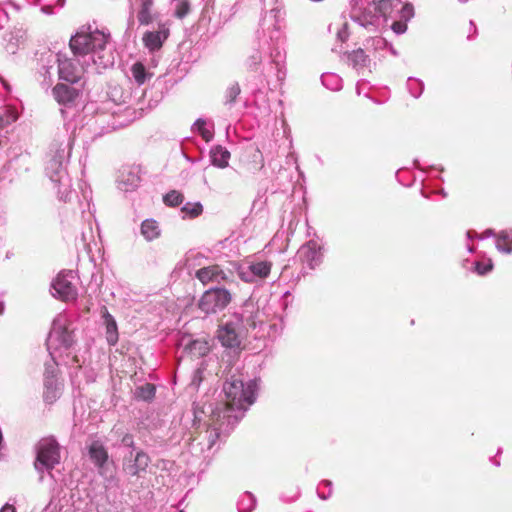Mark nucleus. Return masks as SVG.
<instances>
[{"instance_id":"f257e3e1","label":"nucleus","mask_w":512,"mask_h":512,"mask_svg":"<svg viewBox=\"0 0 512 512\" xmlns=\"http://www.w3.org/2000/svg\"><path fill=\"white\" fill-rule=\"evenodd\" d=\"M225 402L219 404L213 411L217 421L227 420L228 425H234L238 420L235 412L244 411L254 402V392L250 387L245 388L241 380H231L224 384Z\"/></svg>"},{"instance_id":"f03ea898","label":"nucleus","mask_w":512,"mask_h":512,"mask_svg":"<svg viewBox=\"0 0 512 512\" xmlns=\"http://www.w3.org/2000/svg\"><path fill=\"white\" fill-rule=\"evenodd\" d=\"M107 42L108 36L101 31L95 30L89 33H77L70 39L69 45L75 55L84 56L93 53L96 56L93 58V62L106 69L113 65V56L111 54H101Z\"/></svg>"},{"instance_id":"7ed1b4c3","label":"nucleus","mask_w":512,"mask_h":512,"mask_svg":"<svg viewBox=\"0 0 512 512\" xmlns=\"http://www.w3.org/2000/svg\"><path fill=\"white\" fill-rule=\"evenodd\" d=\"M247 331L248 327L245 325L243 317L234 314L219 328L218 337L224 346L236 348L240 346L241 337Z\"/></svg>"},{"instance_id":"20e7f679","label":"nucleus","mask_w":512,"mask_h":512,"mask_svg":"<svg viewBox=\"0 0 512 512\" xmlns=\"http://www.w3.org/2000/svg\"><path fill=\"white\" fill-rule=\"evenodd\" d=\"M231 293L224 288L205 291L198 301V308L205 314H214L225 309L231 302Z\"/></svg>"},{"instance_id":"39448f33","label":"nucleus","mask_w":512,"mask_h":512,"mask_svg":"<svg viewBox=\"0 0 512 512\" xmlns=\"http://www.w3.org/2000/svg\"><path fill=\"white\" fill-rule=\"evenodd\" d=\"M48 343L57 348H69L74 343L73 330L70 328V322L65 317H57L52 324L49 333Z\"/></svg>"},{"instance_id":"423d86ee","label":"nucleus","mask_w":512,"mask_h":512,"mask_svg":"<svg viewBox=\"0 0 512 512\" xmlns=\"http://www.w3.org/2000/svg\"><path fill=\"white\" fill-rule=\"evenodd\" d=\"M60 462V446L53 437H46L37 445L35 466L41 465L46 469H53Z\"/></svg>"},{"instance_id":"0eeeda50","label":"nucleus","mask_w":512,"mask_h":512,"mask_svg":"<svg viewBox=\"0 0 512 512\" xmlns=\"http://www.w3.org/2000/svg\"><path fill=\"white\" fill-rule=\"evenodd\" d=\"M151 463V458L143 450L130 451L128 455L123 458L122 470L123 472L133 478H140L146 472Z\"/></svg>"},{"instance_id":"6e6552de","label":"nucleus","mask_w":512,"mask_h":512,"mask_svg":"<svg viewBox=\"0 0 512 512\" xmlns=\"http://www.w3.org/2000/svg\"><path fill=\"white\" fill-rule=\"evenodd\" d=\"M58 74L60 79L69 83H76L81 79L83 69L79 66L78 61L65 58L59 60Z\"/></svg>"},{"instance_id":"1a4fd4ad","label":"nucleus","mask_w":512,"mask_h":512,"mask_svg":"<svg viewBox=\"0 0 512 512\" xmlns=\"http://www.w3.org/2000/svg\"><path fill=\"white\" fill-rule=\"evenodd\" d=\"M61 391L62 383L57 375L53 371H46L44 376V400L49 404L54 403L60 397Z\"/></svg>"},{"instance_id":"9d476101","label":"nucleus","mask_w":512,"mask_h":512,"mask_svg":"<svg viewBox=\"0 0 512 512\" xmlns=\"http://www.w3.org/2000/svg\"><path fill=\"white\" fill-rule=\"evenodd\" d=\"M195 276L203 285L228 279L224 270L217 264L198 269Z\"/></svg>"},{"instance_id":"9b49d317","label":"nucleus","mask_w":512,"mask_h":512,"mask_svg":"<svg viewBox=\"0 0 512 512\" xmlns=\"http://www.w3.org/2000/svg\"><path fill=\"white\" fill-rule=\"evenodd\" d=\"M53 288L63 301H73L77 298V289L66 275L59 274L53 283Z\"/></svg>"},{"instance_id":"f8f14e48","label":"nucleus","mask_w":512,"mask_h":512,"mask_svg":"<svg viewBox=\"0 0 512 512\" xmlns=\"http://www.w3.org/2000/svg\"><path fill=\"white\" fill-rule=\"evenodd\" d=\"M298 255L300 260L306 263L310 269H314L321 262L320 248L314 241H309L303 245L299 249Z\"/></svg>"},{"instance_id":"ddd939ff","label":"nucleus","mask_w":512,"mask_h":512,"mask_svg":"<svg viewBox=\"0 0 512 512\" xmlns=\"http://www.w3.org/2000/svg\"><path fill=\"white\" fill-rule=\"evenodd\" d=\"M54 99L61 105L72 104L80 95V91L67 84L58 83L52 90Z\"/></svg>"},{"instance_id":"4468645a","label":"nucleus","mask_w":512,"mask_h":512,"mask_svg":"<svg viewBox=\"0 0 512 512\" xmlns=\"http://www.w3.org/2000/svg\"><path fill=\"white\" fill-rule=\"evenodd\" d=\"M101 316L106 328V339L109 345L114 346L119 339L118 327L114 317L109 313L106 306L101 307Z\"/></svg>"},{"instance_id":"2eb2a0df","label":"nucleus","mask_w":512,"mask_h":512,"mask_svg":"<svg viewBox=\"0 0 512 512\" xmlns=\"http://www.w3.org/2000/svg\"><path fill=\"white\" fill-rule=\"evenodd\" d=\"M169 36V30L163 28L155 32H146L143 36V43L150 51L159 50Z\"/></svg>"},{"instance_id":"dca6fc26","label":"nucleus","mask_w":512,"mask_h":512,"mask_svg":"<svg viewBox=\"0 0 512 512\" xmlns=\"http://www.w3.org/2000/svg\"><path fill=\"white\" fill-rule=\"evenodd\" d=\"M88 452L95 466L98 468H103L109 458L107 449L104 447V445L99 441H94L89 446Z\"/></svg>"},{"instance_id":"f3484780","label":"nucleus","mask_w":512,"mask_h":512,"mask_svg":"<svg viewBox=\"0 0 512 512\" xmlns=\"http://www.w3.org/2000/svg\"><path fill=\"white\" fill-rule=\"evenodd\" d=\"M229 159L230 152L227 149L216 146L211 150V161L213 165L219 168H225L228 166Z\"/></svg>"},{"instance_id":"a211bd4d","label":"nucleus","mask_w":512,"mask_h":512,"mask_svg":"<svg viewBox=\"0 0 512 512\" xmlns=\"http://www.w3.org/2000/svg\"><path fill=\"white\" fill-rule=\"evenodd\" d=\"M141 233L148 240H154L159 237L160 229L155 220L147 219L141 225Z\"/></svg>"},{"instance_id":"6ab92c4d","label":"nucleus","mask_w":512,"mask_h":512,"mask_svg":"<svg viewBox=\"0 0 512 512\" xmlns=\"http://www.w3.org/2000/svg\"><path fill=\"white\" fill-rule=\"evenodd\" d=\"M17 118L18 114L15 108L11 106L0 108V130L15 122Z\"/></svg>"},{"instance_id":"aec40b11","label":"nucleus","mask_w":512,"mask_h":512,"mask_svg":"<svg viewBox=\"0 0 512 512\" xmlns=\"http://www.w3.org/2000/svg\"><path fill=\"white\" fill-rule=\"evenodd\" d=\"M272 268V263L268 261H260L256 263H252L249 266L250 272L253 276H256L260 279H265L269 276Z\"/></svg>"},{"instance_id":"412c9836","label":"nucleus","mask_w":512,"mask_h":512,"mask_svg":"<svg viewBox=\"0 0 512 512\" xmlns=\"http://www.w3.org/2000/svg\"><path fill=\"white\" fill-rule=\"evenodd\" d=\"M153 0H142L140 10L137 14V19L141 25H148L152 22L153 17L151 14V8Z\"/></svg>"},{"instance_id":"4be33fe9","label":"nucleus","mask_w":512,"mask_h":512,"mask_svg":"<svg viewBox=\"0 0 512 512\" xmlns=\"http://www.w3.org/2000/svg\"><path fill=\"white\" fill-rule=\"evenodd\" d=\"M189 352L196 357H201L209 352V346L206 341L194 340L187 346Z\"/></svg>"},{"instance_id":"5701e85b","label":"nucleus","mask_w":512,"mask_h":512,"mask_svg":"<svg viewBox=\"0 0 512 512\" xmlns=\"http://www.w3.org/2000/svg\"><path fill=\"white\" fill-rule=\"evenodd\" d=\"M496 247L502 252L511 253L512 236L506 232H501L496 239Z\"/></svg>"},{"instance_id":"b1692460","label":"nucleus","mask_w":512,"mask_h":512,"mask_svg":"<svg viewBox=\"0 0 512 512\" xmlns=\"http://www.w3.org/2000/svg\"><path fill=\"white\" fill-rule=\"evenodd\" d=\"M135 396L141 400H151L155 396V386L151 383L139 386L135 390Z\"/></svg>"},{"instance_id":"393cba45","label":"nucleus","mask_w":512,"mask_h":512,"mask_svg":"<svg viewBox=\"0 0 512 512\" xmlns=\"http://www.w3.org/2000/svg\"><path fill=\"white\" fill-rule=\"evenodd\" d=\"M183 200V194L177 190H171L163 197V202L169 207H177L183 202Z\"/></svg>"},{"instance_id":"a878e982","label":"nucleus","mask_w":512,"mask_h":512,"mask_svg":"<svg viewBox=\"0 0 512 512\" xmlns=\"http://www.w3.org/2000/svg\"><path fill=\"white\" fill-rule=\"evenodd\" d=\"M348 58L352 62L354 67H364L368 60V56L362 49L352 51L348 55Z\"/></svg>"},{"instance_id":"bb28decb","label":"nucleus","mask_w":512,"mask_h":512,"mask_svg":"<svg viewBox=\"0 0 512 512\" xmlns=\"http://www.w3.org/2000/svg\"><path fill=\"white\" fill-rule=\"evenodd\" d=\"M132 75L138 84H143L146 78V69L141 62H136L131 68Z\"/></svg>"},{"instance_id":"cd10ccee","label":"nucleus","mask_w":512,"mask_h":512,"mask_svg":"<svg viewBox=\"0 0 512 512\" xmlns=\"http://www.w3.org/2000/svg\"><path fill=\"white\" fill-rule=\"evenodd\" d=\"M181 210L182 212L186 213L190 218H196L202 214L203 207L199 202L186 203Z\"/></svg>"},{"instance_id":"c85d7f7f","label":"nucleus","mask_w":512,"mask_h":512,"mask_svg":"<svg viewBox=\"0 0 512 512\" xmlns=\"http://www.w3.org/2000/svg\"><path fill=\"white\" fill-rule=\"evenodd\" d=\"M190 11L188 0H180L175 9V16L179 19L184 18Z\"/></svg>"},{"instance_id":"c756f323","label":"nucleus","mask_w":512,"mask_h":512,"mask_svg":"<svg viewBox=\"0 0 512 512\" xmlns=\"http://www.w3.org/2000/svg\"><path fill=\"white\" fill-rule=\"evenodd\" d=\"M492 268H493V264L491 261H489L488 263L477 262L475 264V270L479 275H484V274L490 272L492 270Z\"/></svg>"},{"instance_id":"7c9ffc66","label":"nucleus","mask_w":512,"mask_h":512,"mask_svg":"<svg viewBox=\"0 0 512 512\" xmlns=\"http://www.w3.org/2000/svg\"><path fill=\"white\" fill-rule=\"evenodd\" d=\"M196 126L198 127L200 133H201V136L206 140V141H209L212 137V134L210 131H208L206 128H205V121L201 120V119H198L196 121Z\"/></svg>"},{"instance_id":"2f4dec72","label":"nucleus","mask_w":512,"mask_h":512,"mask_svg":"<svg viewBox=\"0 0 512 512\" xmlns=\"http://www.w3.org/2000/svg\"><path fill=\"white\" fill-rule=\"evenodd\" d=\"M391 28L396 34H402L407 30V23L405 21H395Z\"/></svg>"},{"instance_id":"473e14b6","label":"nucleus","mask_w":512,"mask_h":512,"mask_svg":"<svg viewBox=\"0 0 512 512\" xmlns=\"http://www.w3.org/2000/svg\"><path fill=\"white\" fill-rule=\"evenodd\" d=\"M122 443L127 446L133 448L135 445L134 438L131 434H126L122 438Z\"/></svg>"},{"instance_id":"72a5a7b5","label":"nucleus","mask_w":512,"mask_h":512,"mask_svg":"<svg viewBox=\"0 0 512 512\" xmlns=\"http://www.w3.org/2000/svg\"><path fill=\"white\" fill-rule=\"evenodd\" d=\"M240 93V88L238 85H233L230 89H229V94H230V102L234 101L235 98L239 95Z\"/></svg>"},{"instance_id":"f704fd0d","label":"nucleus","mask_w":512,"mask_h":512,"mask_svg":"<svg viewBox=\"0 0 512 512\" xmlns=\"http://www.w3.org/2000/svg\"><path fill=\"white\" fill-rule=\"evenodd\" d=\"M0 512H16L14 506L10 505V504H6L2 507V509L0 510Z\"/></svg>"},{"instance_id":"c9c22d12","label":"nucleus","mask_w":512,"mask_h":512,"mask_svg":"<svg viewBox=\"0 0 512 512\" xmlns=\"http://www.w3.org/2000/svg\"><path fill=\"white\" fill-rule=\"evenodd\" d=\"M240 277H241V279H242V280H244L245 282H253V279H251V278H247V277L245 276V273H240Z\"/></svg>"},{"instance_id":"e433bc0d","label":"nucleus","mask_w":512,"mask_h":512,"mask_svg":"<svg viewBox=\"0 0 512 512\" xmlns=\"http://www.w3.org/2000/svg\"><path fill=\"white\" fill-rule=\"evenodd\" d=\"M246 324L249 325L250 328L254 329L255 328V322L251 319H248L246 321Z\"/></svg>"},{"instance_id":"4c0bfd02","label":"nucleus","mask_w":512,"mask_h":512,"mask_svg":"<svg viewBox=\"0 0 512 512\" xmlns=\"http://www.w3.org/2000/svg\"><path fill=\"white\" fill-rule=\"evenodd\" d=\"M223 425V422H221L220 426L219 427H215L214 428V432H215V437L218 438L219 437V430L221 428V426Z\"/></svg>"},{"instance_id":"58836bf2","label":"nucleus","mask_w":512,"mask_h":512,"mask_svg":"<svg viewBox=\"0 0 512 512\" xmlns=\"http://www.w3.org/2000/svg\"><path fill=\"white\" fill-rule=\"evenodd\" d=\"M403 10H404L405 13H411L412 12V7L409 6V5H406V6H404Z\"/></svg>"}]
</instances>
